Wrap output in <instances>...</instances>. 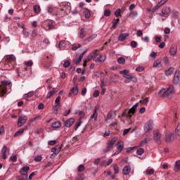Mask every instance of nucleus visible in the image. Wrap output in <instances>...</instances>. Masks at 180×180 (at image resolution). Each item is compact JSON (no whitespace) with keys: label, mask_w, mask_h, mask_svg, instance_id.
I'll return each mask as SVG.
<instances>
[{"label":"nucleus","mask_w":180,"mask_h":180,"mask_svg":"<svg viewBox=\"0 0 180 180\" xmlns=\"http://www.w3.org/2000/svg\"><path fill=\"white\" fill-rule=\"evenodd\" d=\"M85 53H86V51H84L82 53H81L79 56L78 58H75V64H76V65H78V64L81 63V61H82V58H84V54H85Z\"/></svg>","instance_id":"2eb2a0df"},{"label":"nucleus","mask_w":180,"mask_h":180,"mask_svg":"<svg viewBox=\"0 0 180 180\" xmlns=\"http://www.w3.org/2000/svg\"><path fill=\"white\" fill-rule=\"evenodd\" d=\"M121 12L122 11L120 10V8H117L115 12V16H116V18H118L120 15Z\"/></svg>","instance_id":"a18cd8bd"},{"label":"nucleus","mask_w":180,"mask_h":180,"mask_svg":"<svg viewBox=\"0 0 180 180\" xmlns=\"http://www.w3.org/2000/svg\"><path fill=\"white\" fill-rule=\"evenodd\" d=\"M47 25H48L49 30L54 29V25H53V22H48Z\"/></svg>","instance_id":"8fccbe9b"},{"label":"nucleus","mask_w":180,"mask_h":180,"mask_svg":"<svg viewBox=\"0 0 180 180\" xmlns=\"http://www.w3.org/2000/svg\"><path fill=\"white\" fill-rule=\"evenodd\" d=\"M145 133H148L150 130H153V121H149L144 125Z\"/></svg>","instance_id":"0eeeda50"},{"label":"nucleus","mask_w":180,"mask_h":180,"mask_svg":"<svg viewBox=\"0 0 180 180\" xmlns=\"http://www.w3.org/2000/svg\"><path fill=\"white\" fill-rule=\"evenodd\" d=\"M174 134L175 136H180V123L179 122L178 123L176 128L174 131Z\"/></svg>","instance_id":"cd10ccee"},{"label":"nucleus","mask_w":180,"mask_h":180,"mask_svg":"<svg viewBox=\"0 0 180 180\" xmlns=\"http://www.w3.org/2000/svg\"><path fill=\"white\" fill-rule=\"evenodd\" d=\"M86 37V34H85V31L84 30V28L80 29L79 32V38L84 39Z\"/></svg>","instance_id":"412c9836"},{"label":"nucleus","mask_w":180,"mask_h":180,"mask_svg":"<svg viewBox=\"0 0 180 180\" xmlns=\"http://www.w3.org/2000/svg\"><path fill=\"white\" fill-rule=\"evenodd\" d=\"M174 78H179L180 77V74H179V70H176L174 73Z\"/></svg>","instance_id":"bf43d9fd"},{"label":"nucleus","mask_w":180,"mask_h":180,"mask_svg":"<svg viewBox=\"0 0 180 180\" xmlns=\"http://www.w3.org/2000/svg\"><path fill=\"white\" fill-rule=\"evenodd\" d=\"M137 15H139L137 11H133L130 12L129 16V18H131V19H134V18H136L137 16Z\"/></svg>","instance_id":"bb28decb"},{"label":"nucleus","mask_w":180,"mask_h":180,"mask_svg":"<svg viewBox=\"0 0 180 180\" xmlns=\"http://www.w3.org/2000/svg\"><path fill=\"white\" fill-rule=\"evenodd\" d=\"M97 36H98V34H92L89 37L84 39L85 43H89V41H92V40H94V39H96Z\"/></svg>","instance_id":"6ab92c4d"},{"label":"nucleus","mask_w":180,"mask_h":180,"mask_svg":"<svg viewBox=\"0 0 180 180\" xmlns=\"http://www.w3.org/2000/svg\"><path fill=\"white\" fill-rule=\"evenodd\" d=\"M84 13L86 19H89V18H91V11L88 8L84 10Z\"/></svg>","instance_id":"a878e982"},{"label":"nucleus","mask_w":180,"mask_h":180,"mask_svg":"<svg viewBox=\"0 0 180 180\" xmlns=\"http://www.w3.org/2000/svg\"><path fill=\"white\" fill-rule=\"evenodd\" d=\"M137 108H139V103H136L128 111V116L131 117L133 115L136 113V110H137Z\"/></svg>","instance_id":"423d86ee"},{"label":"nucleus","mask_w":180,"mask_h":180,"mask_svg":"<svg viewBox=\"0 0 180 180\" xmlns=\"http://www.w3.org/2000/svg\"><path fill=\"white\" fill-rule=\"evenodd\" d=\"M178 51V47L176 45H172L169 49V53L171 56H176Z\"/></svg>","instance_id":"ddd939ff"},{"label":"nucleus","mask_w":180,"mask_h":180,"mask_svg":"<svg viewBox=\"0 0 180 180\" xmlns=\"http://www.w3.org/2000/svg\"><path fill=\"white\" fill-rule=\"evenodd\" d=\"M10 160H11L13 162H16V161H18V156L13 155L10 158Z\"/></svg>","instance_id":"603ef678"},{"label":"nucleus","mask_w":180,"mask_h":180,"mask_svg":"<svg viewBox=\"0 0 180 180\" xmlns=\"http://www.w3.org/2000/svg\"><path fill=\"white\" fill-rule=\"evenodd\" d=\"M51 127L53 129H58V127H61V122H56L51 124Z\"/></svg>","instance_id":"393cba45"},{"label":"nucleus","mask_w":180,"mask_h":180,"mask_svg":"<svg viewBox=\"0 0 180 180\" xmlns=\"http://www.w3.org/2000/svg\"><path fill=\"white\" fill-rule=\"evenodd\" d=\"M161 131L156 129L153 131V140L155 141L156 144H161Z\"/></svg>","instance_id":"7ed1b4c3"},{"label":"nucleus","mask_w":180,"mask_h":180,"mask_svg":"<svg viewBox=\"0 0 180 180\" xmlns=\"http://www.w3.org/2000/svg\"><path fill=\"white\" fill-rule=\"evenodd\" d=\"M30 96H33V91L24 94V98H30Z\"/></svg>","instance_id":"49530a36"},{"label":"nucleus","mask_w":180,"mask_h":180,"mask_svg":"<svg viewBox=\"0 0 180 180\" xmlns=\"http://www.w3.org/2000/svg\"><path fill=\"white\" fill-rule=\"evenodd\" d=\"M105 60H106V55L98 54V56H97V58H94V61L96 63H104Z\"/></svg>","instance_id":"1a4fd4ad"},{"label":"nucleus","mask_w":180,"mask_h":180,"mask_svg":"<svg viewBox=\"0 0 180 180\" xmlns=\"http://www.w3.org/2000/svg\"><path fill=\"white\" fill-rule=\"evenodd\" d=\"M25 65H27V67H32V65H33V61L29 60L25 62Z\"/></svg>","instance_id":"6e6d98bb"},{"label":"nucleus","mask_w":180,"mask_h":180,"mask_svg":"<svg viewBox=\"0 0 180 180\" xmlns=\"http://www.w3.org/2000/svg\"><path fill=\"white\" fill-rule=\"evenodd\" d=\"M131 46L133 49H136L137 47V42L136 41H131Z\"/></svg>","instance_id":"3c124183"},{"label":"nucleus","mask_w":180,"mask_h":180,"mask_svg":"<svg viewBox=\"0 0 180 180\" xmlns=\"http://www.w3.org/2000/svg\"><path fill=\"white\" fill-rule=\"evenodd\" d=\"M7 58H8V60H10L11 61H15V60H16V58L13 55L8 56Z\"/></svg>","instance_id":"09e8293b"},{"label":"nucleus","mask_w":180,"mask_h":180,"mask_svg":"<svg viewBox=\"0 0 180 180\" xmlns=\"http://www.w3.org/2000/svg\"><path fill=\"white\" fill-rule=\"evenodd\" d=\"M179 81V77H174L173 79L174 84H178Z\"/></svg>","instance_id":"69168bd1"},{"label":"nucleus","mask_w":180,"mask_h":180,"mask_svg":"<svg viewBox=\"0 0 180 180\" xmlns=\"http://www.w3.org/2000/svg\"><path fill=\"white\" fill-rule=\"evenodd\" d=\"M116 140H117V138L114 137L112 139V140H110L108 142V146H107L106 148L103 150L104 153H108V152L110 151L111 148H112V147H113V144H115V143H116Z\"/></svg>","instance_id":"39448f33"},{"label":"nucleus","mask_w":180,"mask_h":180,"mask_svg":"<svg viewBox=\"0 0 180 180\" xmlns=\"http://www.w3.org/2000/svg\"><path fill=\"white\" fill-rule=\"evenodd\" d=\"M179 169H180V160H177L175 162L174 171H175V172H178Z\"/></svg>","instance_id":"5701e85b"},{"label":"nucleus","mask_w":180,"mask_h":180,"mask_svg":"<svg viewBox=\"0 0 180 180\" xmlns=\"http://www.w3.org/2000/svg\"><path fill=\"white\" fill-rule=\"evenodd\" d=\"M104 16H110V10H105Z\"/></svg>","instance_id":"4d7b16f0"},{"label":"nucleus","mask_w":180,"mask_h":180,"mask_svg":"<svg viewBox=\"0 0 180 180\" xmlns=\"http://www.w3.org/2000/svg\"><path fill=\"white\" fill-rule=\"evenodd\" d=\"M75 122V120L74 118H70L66 121H63V124L65 127H71Z\"/></svg>","instance_id":"9b49d317"},{"label":"nucleus","mask_w":180,"mask_h":180,"mask_svg":"<svg viewBox=\"0 0 180 180\" xmlns=\"http://www.w3.org/2000/svg\"><path fill=\"white\" fill-rule=\"evenodd\" d=\"M70 65H71V62H70V60H66L63 63L64 68H68V67H70Z\"/></svg>","instance_id":"a19ab883"},{"label":"nucleus","mask_w":180,"mask_h":180,"mask_svg":"<svg viewBox=\"0 0 180 180\" xmlns=\"http://www.w3.org/2000/svg\"><path fill=\"white\" fill-rule=\"evenodd\" d=\"M15 179L17 180H27V176H23V175L17 176Z\"/></svg>","instance_id":"f704fd0d"},{"label":"nucleus","mask_w":180,"mask_h":180,"mask_svg":"<svg viewBox=\"0 0 180 180\" xmlns=\"http://www.w3.org/2000/svg\"><path fill=\"white\" fill-rule=\"evenodd\" d=\"M58 47L60 50H65V41H60L58 44Z\"/></svg>","instance_id":"b1692460"},{"label":"nucleus","mask_w":180,"mask_h":180,"mask_svg":"<svg viewBox=\"0 0 180 180\" xmlns=\"http://www.w3.org/2000/svg\"><path fill=\"white\" fill-rule=\"evenodd\" d=\"M113 169H114V174H119V166H117V165H114L113 166Z\"/></svg>","instance_id":"79ce46f5"},{"label":"nucleus","mask_w":180,"mask_h":180,"mask_svg":"<svg viewBox=\"0 0 180 180\" xmlns=\"http://www.w3.org/2000/svg\"><path fill=\"white\" fill-rule=\"evenodd\" d=\"M92 59V56L90 55V56H87L86 58L85 59V63H89V61H91V60Z\"/></svg>","instance_id":"e2e57ef3"},{"label":"nucleus","mask_w":180,"mask_h":180,"mask_svg":"<svg viewBox=\"0 0 180 180\" xmlns=\"http://www.w3.org/2000/svg\"><path fill=\"white\" fill-rule=\"evenodd\" d=\"M129 70H123L120 72V74L124 77V78H126L127 79H131L133 80L134 82H137V78L134 77V75H129Z\"/></svg>","instance_id":"f03ea898"},{"label":"nucleus","mask_w":180,"mask_h":180,"mask_svg":"<svg viewBox=\"0 0 180 180\" xmlns=\"http://www.w3.org/2000/svg\"><path fill=\"white\" fill-rule=\"evenodd\" d=\"M174 85L171 84L167 89V91H174Z\"/></svg>","instance_id":"774afa93"},{"label":"nucleus","mask_w":180,"mask_h":180,"mask_svg":"<svg viewBox=\"0 0 180 180\" xmlns=\"http://www.w3.org/2000/svg\"><path fill=\"white\" fill-rule=\"evenodd\" d=\"M76 180H85V175L83 174H78Z\"/></svg>","instance_id":"58836bf2"},{"label":"nucleus","mask_w":180,"mask_h":180,"mask_svg":"<svg viewBox=\"0 0 180 180\" xmlns=\"http://www.w3.org/2000/svg\"><path fill=\"white\" fill-rule=\"evenodd\" d=\"M164 33L165 34H169V33H171V30L169 27H166L164 30Z\"/></svg>","instance_id":"5fc2aeb1"},{"label":"nucleus","mask_w":180,"mask_h":180,"mask_svg":"<svg viewBox=\"0 0 180 180\" xmlns=\"http://www.w3.org/2000/svg\"><path fill=\"white\" fill-rule=\"evenodd\" d=\"M117 22H119V18L114 19L112 20V27H113V29H116V27H117Z\"/></svg>","instance_id":"e433bc0d"},{"label":"nucleus","mask_w":180,"mask_h":180,"mask_svg":"<svg viewBox=\"0 0 180 180\" xmlns=\"http://www.w3.org/2000/svg\"><path fill=\"white\" fill-rule=\"evenodd\" d=\"M30 169V167L29 166L23 167L20 170V173L21 175L24 176H27V172H29V170Z\"/></svg>","instance_id":"f8f14e48"},{"label":"nucleus","mask_w":180,"mask_h":180,"mask_svg":"<svg viewBox=\"0 0 180 180\" xmlns=\"http://www.w3.org/2000/svg\"><path fill=\"white\" fill-rule=\"evenodd\" d=\"M56 141H55V140H53V141H49V142H48V144L49 145V146H55V144H56Z\"/></svg>","instance_id":"680f3d73"},{"label":"nucleus","mask_w":180,"mask_h":180,"mask_svg":"<svg viewBox=\"0 0 180 180\" xmlns=\"http://www.w3.org/2000/svg\"><path fill=\"white\" fill-rule=\"evenodd\" d=\"M58 104H57L53 107V113H55V115H57V112H58Z\"/></svg>","instance_id":"864d4df0"},{"label":"nucleus","mask_w":180,"mask_h":180,"mask_svg":"<svg viewBox=\"0 0 180 180\" xmlns=\"http://www.w3.org/2000/svg\"><path fill=\"white\" fill-rule=\"evenodd\" d=\"M91 56L92 60L95 61V58H98L99 53H96V51H94L91 53Z\"/></svg>","instance_id":"72a5a7b5"},{"label":"nucleus","mask_w":180,"mask_h":180,"mask_svg":"<svg viewBox=\"0 0 180 180\" xmlns=\"http://www.w3.org/2000/svg\"><path fill=\"white\" fill-rule=\"evenodd\" d=\"M130 34L129 33H121L118 37L119 41H124L127 37H129Z\"/></svg>","instance_id":"dca6fc26"},{"label":"nucleus","mask_w":180,"mask_h":180,"mask_svg":"<svg viewBox=\"0 0 180 180\" xmlns=\"http://www.w3.org/2000/svg\"><path fill=\"white\" fill-rule=\"evenodd\" d=\"M158 96H160V98H164V96H166V98H168L169 99H171L174 95L175 91H159L158 92Z\"/></svg>","instance_id":"f257e3e1"},{"label":"nucleus","mask_w":180,"mask_h":180,"mask_svg":"<svg viewBox=\"0 0 180 180\" xmlns=\"http://www.w3.org/2000/svg\"><path fill=\"white\" fill-rule=\"evenodd\" d=\"M48 12H49V13H53V12H54V7H53V6L49 7Z\"/></svg>","instance_id":"13d9d810"},{"label":"nucleus","mask_w":180,"mask_h":180,"mask_svg":"<svg viewBox=\"0 0 180 180\" xmlns=\"http://www.w3.org/2000/svg\"><path fill=\"white\" fill-rule=\"evenodd\" d=\"M136 153L138 155H142L144 154V148H140L137 150Z\"/></svg>","instance_id":"ea45409f"},{"label":"nucleus","mask_w":180,"mask_h":180,"mask_svg":"<svg viewBox=\"0 0 180 180\" xmlns=\"http://www.w3.org/2000/svg\"><path fill=\"white\" fill-rule=\"evenodd\" d=\"M146 175H153L154 174V169H147L146 172Z\"/></svg>","instance_id":"c03bdc74"},{"label":"nucleus","mask_w":180,"mask_h":180,"mask_svg":"<svg viewBox=\"0 0 180 180\" xmlns=\"http://www.w3.org/2000/svg\"><path fill=\"white\" fill-rule=\"evenodd\" d=\"M136 8V4H132L129 6V11H133Z\"/></svg>","instance_id":"338daca9"},{"label":"nucleus","mask_w":180,"mask_h":180,"mask_svg":"<svg viewBox=\"0 0 180 180\" xmlns=\"http://www.w3.org/2000/svg\"><path fill=\"white\" fill-rule=\"evenodd\" d=\"M40 6L35 5L34 6V11L35 13H40Z\"/></svg>","instance_id":"c9c22d12"},{"label":"nucleus","mask_w":180,"mask_h":180,"mask_svg":"<svg viewBox=\"0 0 180 180\" xmlns=\"http://www.w3.org/2000/svg\"><path fill=\"white\" fill-rule=\"evenodd\" d=\"M2 155H1V158L4 160H6L8 156H6V153H9V149L8 148L7 146H4L3 148L1 149Z\"/></svg>","instance_id":"9d476101"},{"label":"nucleus","mask_w":180,"mask_h":180,"mask_svg":"<svg viewBox=\"0 0 180 180\" xmlns=\"http://www.w3.org/2000/svg\"><path fill=\"white\" fill-rule=\"evenodd\" d=\"M81 47H82L81 44H78L77 46V44H74L72 45V49L73 50V51H76V50H78V49H81Z\"/></svg>","instance_id":"7c9ffc66"},{"label":"nucleus","mask_w":180,"mask_h":180,"mask_svg":"<svg viewBox=\"0 0 180 180\" xmlns=\"http://www.w3.org/2000/svg\"><path fill=\"white\" fill-rule=\"evenodd\" d=\"M117 63L118 64H124V63H126V59L123 57H120L117 58Z\"/></svg>","instance_id":"473e14b6"},{"label":"nucleus","mask_w":180,"mask_h":180,"mask_svg":"<svg viewBox=\"0 0 180 180\" xmlns=\"http://www.w3.org/2000/svg\"><path fill=\"white\" fill-rule=\"evenodd\" d=\"M153 68H162V63H161V60H156L153 63Z\"/></svg>","instance_id":"f3484780"},{"label":"nucleus","mask_w":180,"mask_h":180,"mask_svg":"<svg viewBox=\"0 0 180 180\" xmlns=\"http://www.w3.org/2000/svg\"><path fill=\"white\" fill-rule=\"evenodd\" d=\"M32 37H36V36H37V30H34L32 31Z\"/></svg>","instance_id":"0e129e2a"},{"label":"nucleus","mask_w":180,"mask_h":180,"mask_svg":"<svg viewBox=\"0 0 180 180\" xmlns=\"http://www.w3.org/2000/svg\"><path fill=\"white\" fill-rule=\"evenodd\" d=\"M117 150H123L124 147H123V141H118V143H117Z\"/></svg>","instance_id":"c756f323"},{"label":"nucleus","mask_w":180,"mask_h":180,"mask_svg":"<svg viewBox=\"0 0 180 180\" xmlns=\"http://www.w3.org/2000/svg\"><path fill=\"white\" fill-rule=\"evenodd\" d=\"M24 131H25L24 129H20V130H18L15 133L14 136L16 137V136H22Z\"/></svg>","instance_id":"2f4dec72"},{"label":"nucleus","mask_w":180,"mask_h":180,"mask_svg":"<svg viewBox=\"0 0 180 180\" xmlns=\"http://www.w3.org/2000/svg\"><path fill=\"white\" fill-rule=\"evenodd\" d=\"M26 120H27V117H26V115H24L23 117H19L18 122V127H22V126L26 123Z\"/></svg>","instance_id":"6e6552de"},{"label":"nucleus","mask_w":180,"mask_h":180,"mask_svg":"<svg viewBox=\"0 0 180 180\" xmlns=\"http://www.w3.org/2000/svg\"><path fill=\"white\" fill-rule=\"evenodd\" d=\"M85 170V166L84 165H79L77 168L78 172H83Z\"/></svg>","instance_id":"4c0bfd02"},{"label":"nucleus","mask_w":180,"mask_h":180,"mask_svg":"<svg viewBox=\"0 0 180 180\" xmlns=\"http://www.w3.org/2000/svg\"><path fill=\"white\" fill-rule=\"evenodd\" d=\"M130 167H129V166H125L122 170V173L124 175H129V174H130Z\"/></svg>","instance_id":"4be33fe9"},{"label":"nucleus","mask_w":180,"mask_h":180,"mask_svg":"<svg viewBox=\"0 0 180 180\" xmlns=\"http://www.w3.org/2000/svg\"><path fill=\"white\" fill-rule=\"evenodd\" d=\"M151 139L150 138H147L144 140H143L141 143H140V146H143V144H146L147 143H148V141H150Z\"/></svg>","instance_id":"37998d69"},{"label":"nucleus","mask_w":180,"mask_h":180,"mask_svg":"<svg viewBox=\"0 0 180 180\" xmlns=\"http://www.w3.org/2000/svg\"><path fill=\"white\" fill-rule=\"evenodd\" d=\"M34 161H36V162H40V161H41V155H37L34 158Z\"/></svg>","instance_id":"de8ad7c7"},{"label":"nucleus","mask_w":180,"mask_h":180,"mask_svg":"<svg viewBox=\"0 0 180 180\" xmlns=\"http://www.w3.org/2000/svg\"><path fill=\"white\" fill-rule=\"evenodd\" d=\"M1 85H3L4 88L1 89V91H9L12 89V82H11V80H3Z\"/></svg>","instance_id":"20e7f679"},{"label":"nucleus","mask_w":180,"mask_h":180,"mask_svg":"<svg viewBox=\"0 0 180 180\" xmlns=\"http://www.w3.org/2000/svg\"><path fill=\"white\" fill-rule=\"evenodd\" d=\"M90 119H94L95 122H96L98 119V112H96V110H94V112L91 115Z\"/></svg>","instance_id":"c85d7f7f"},{"label":"nucleus","mask_w":180,"mask_h":180,"mask_svg":"<svg viewBox=\"0 0 180 180\" xmlns=\"http://www.w3.org/2000/svg\"><path fill=\"white\" fill-rule=\"evenodd\" d=\"M173 136L174 135L172 134V132L166 133L165 136V140L166 143H169L172 141Z\"/></svg>","instance_id":"4468645a"},{"label":"nucleus","mask_w":180,"mask_h":180,"mask_svg":"<svg viewBox=\"0 0 180 180\" xmlns=\"http://www.w3.org/2000/svg\"><path fill=\"white\" fill-rule=\"evenodd\" d=\"M174 71H175V68H169L168 70L165 71V75L167 77H169V75H172V74H174Z\"/></svg>","instance_id":"a211bd4d"},{"label":"nucleus","mask_w":180,"mask_h":180,"mask_svg":"<svg viewBox=\"0 0 180 180\" xmlns=\"http://www.w3.org/2000/svg\"><path fill=\"white\" fill-rule=\"evenodd\" d=\"M171 12V8L168 6L164 7L162 10V15H168Z\"/></svg>","instance_id":"aec40b11"},{"label":"nucleus","mask_w":180,"mask_h":180,"mask_svg":"<svg viewBox=\"0 0 180 180\" xmlns=\"http://www.w3.org/2000/svg\"><path fill=\"white\" fill-rule=\"evenodd\" d=\"M136 35L138 36V37H141V36H143V31H141V30H139L137 31Z\"/></svg>","instance_id":"052dcab7"}]
</instances>
